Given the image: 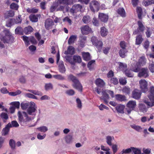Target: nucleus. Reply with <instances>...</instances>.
Instances as JSON below:
<instances>
[{
  "mask_svg": "<svg viewBox=\"0 0 154 154\" xmlns=\"http://www.w3.org/2000/svg\"><path fill=\"white\" fill-rule=\"evenodd\" d=\"M82 56L83 60L86 61H89L91 59L90 54L88 52H83L82 53Z\"/></svg>",
  "mask_w": 154,
  "mask_h": 154,
  "instance_id": "obj_28",
  "label": "nucleus"
},
{
  "mask_svg": "<svg viewBox=\"0 0 154 154\" xmlns=\"http://www.w3.org/2000/svg\"><path fill=\"white\" fill-rule=\"evenodd\" d=\"M125 106L119 104L116 106V109L117 112L119 113H123Z\"/></svg>",
  "mask_w": 154,
  "mask_h": 154,
  "instance_id": "obj_24",
  "label": "nucleus"
},
{
  "mask_svg": "<svg viewBox=\"0 0 154 154\" xmlns=\"http://www.w3.org/2000/svg\"><path fill=\"white\" fill-rule=\"evenodd\" d=\"M1 117L2 118L7 120L8 117L7 114L5 112H2L1 114Z\"/></svg>",
  "mask_w": 154,
  "mask_h": 154,
  "instance_id": "obj_64",
  "label": "nucleus"
},
{
  "mask_svg": "<svg viewBox=\"0 0 154 154\" xmlns=\"http://www.w3.org/2000/svg\"><path fill=\"white\" fill-rule=\"evenodd\" d=\"M95 83L97 85L100 87H103L105 85V83L100 78L96 79Z\"/></svg>",
  "mask_w": 154,
  "mask_h": 154,
  "instance_id": "obj_20",
  "label": "nucleus"
},
{
  "mask_svg": "<svg viewBox=\"0 0 154 154\" xmlns=\"http://www.w3.org/2000/svg\"><path fill=\"white\" fill-rule=\"evenodd\" d=\"M128 52L126 49H121L119 52V54L120 56L122 58H124L125 57V54Z\"/></svg>",
  "mask_w": 154,
  "mask_h": 154,
  "instance_id": "obj_34",
  "label": "nucleus"
},
{
  "mask_svg": "<svg viewBox=\"0 0 154 154\" xmlns=\"http://www.w3.org/2000/svg\"><path fill=\"white\" fill-rule=\"evenodd\" d=\"M68 79L72 82V86L74 88L81 92H82L83 89L82 85L75 76L70 74L68 75Z\"/></svg>",
  "mask_w": 154,
  "mask_h": 154,
  "instance_id": "obj_2",
  "label": "nucleus"
},
{
  "mask_svg": "<svg viewBox=\"0 0 154 154\" xmlns=\"http://www.w3.org/2000/svg\"><path fill=\"white\" fill-rule=\"evenodd\" d=\"M119 82L120 85H125L127 83L126 80L125 78H121L119 79Z\"/></svg>",
  "mask_w": 154,
  "mask_h": 154,
  "instance_id": "obj_57",
  "label": "nucleus"
},
{
  "mask_svg": "<svg viewBox=\"0 0 154 154\" xmlns=\"http://www.w3.org/2000/svg\"><path fill=\"white\" fill-rule=\"evenodd\" d=\"M106 142L108 145L109 146H111L112 145V137L110 136H108L106 137Z\"/></svg>",
  "mask_w": 154,
  "mask_h": 154,
  "instance_id": "obj_56",
  "label": "nucleus"
},
{
  "mask_svg": "<svg viewBox=\"0 0 154 154\" xmlns=\"http://www.w3.org/2000/svg\"><path fill=\"white\" fill-rule=\"evenodd\" d=\"M15 34L20 35H23L24 30L20 26H17L15 30Z\"/></svg>",
  "mask_w": 154,
  "mask_h": 154,
  "instance_id": "obj_27",
  "label": "nucleus"
},
{
  "mask_svg": "<svg viewBox=\"0 0 154 154\" xmlns=\"http://www.w3.org/2000/svg\"><path fill=\"white\" fill-rule=\"evenodd\" d=\"M45 89L47 91L50 89H52L53 88L52 84L51 83L46 84L45 86Z\"/></svg>",
  "mask_w": 154,
  "mask_h": 154,
  "instance_id": "obj_47",
  "label": "nucleus"
},
{
  "mask_svg": "<svg viewBox=\"0 0 154 154\" xmlns=\"http://www.w3.org/2000/svg\"><path fill=\"white\" fill-rule=\"evenodd\" d=\"M111 82L114 85H117L118 84L119 82L118 79L115 77H112L111 79Z\"/></svg>",
  "mask_w": 154,
  "mask_h": 154,
  "instance_id": "obj_54",
  "label": "nucleus"
},
{
  "mask_svg": "<svg viewBox=\"0 0 154 154\" xmlns=\"http://www.w3.org/2000/svg\"><path fill=\"white\" fill-rule=\"evenodd\" d=\"M29 40L30 42L33 44H36L37 43V42L36 39L33 36L30 37L29 38Z\"/></svg>",
  "mask_w": 154,
  "mask_h": 154,
  "instance_id": "obj_63",
  "label": "nucleus"
},
{
  "mask_svg": "<svg viewBox=\"0 0 154 154\" xmlns=\"http://www.w3.org/2000/svg\"><path fill=\"white\" fill-rule=\"evenodd\" d=\"M149 92L150 94L149 95L148 97L150 100H152L154 101V87L153 86H151Z\"/></svg>",
  "mask_w": 154,
  "mask_h": 154,
  "instance_id": "obj_29",
  "label": "nucleus"
},
{
  "mask_svg": "<svg viewBox=\"0 0 154 154\" xmlns=\"http://www.w3.org/2000/svg\"><path fill=\"white\" fill-rule=\"evenodd\" d=\"M125 71L126 75L128 77H133V75L131 74L130 70H126Z\"/></svg>",
  "mask_w": 154,
  "mask_h": 154,
  "instance_id": "obj_55",
  "label": "nucleus"
},
{
  "mask_svg": "<svg viewBox=\"0 0 154 154\" xmlns=\"http://www.w3.org/2000/svg\"><path fill=\"white\" fill-rule=\"evenodd\" d=\"M10 8L12 9L17 10L18 8V6L17 4L12 3L10 5Z\"/></svg>",
  "mask_w": 154,
  "mask_h": 154,
  "instance_id": "obj_50",
  "label": "nucleus"
},
{
  "mask_svg": "<svg viewBox=\"0 0 154 154\" xmlns=\"http://www.w3.org/2000/svg\"><path fill=\"white\" fill-rule=\"evenodd\" d=\"M91 41L93 45L96 46L98 50H100V51L103 45L102 41L98 40L97 38L94 36H93L91 38Z\"/></svg>",
  "mask_w": 154,
  "mask_h": 154,
  "instance_id": "obj_6",
  "label": "nucleus"
},
{
  "mask_svg": "<svg viewBox=\"0 0 154 154\" xmlns=\"http://www.w3.org/2000/svg\"><path fill=\"white\" fill-rule=\"evenodd\" d=\"M102 97H100L101 100H103L104 102L107 103L108 102L107 100L109 99V97L106 92L103 91L102 92Z\"/></svg>",
  "mask_w": 154,
  "mask_h": 154,
  "instance_id": "obj_17",
  "label": "nucleus"
},
{
  "mask_svg": "<svg viewBox=\"0 0 154 154\" xmlns=\"http://www.w3.org/2000/svg\"><path fill=\"white\" fill-rule=\"evenodd\" d=\"M82 8V6L81 5L79 4H75L72 6L70 10V11L73 14L76 13L79 11H81Z\"/></svg>",
  "mask_w": 154,
  "mask_h": 154,
  "instance_id": "obj_15",
  "label": "nucleus"
},
{
  "mask_svg": "<svg viewBox=\"0 0 154 154\" xmlns=\"http://www.w3.org/2000/svg\"><path fill=\"white\" fill-rule=\"evenodd\" d=\"M95 62V60H92L89 61L87 64V67L89 69L91 70L93 68L91 66V65L93 63H94Z\"/></svg>",
  "mask_w": 154,
  "mask_h": 154,
  "instance_id": "obj_49",
  "label": "nucleus"
},
{
  "mask_svg": "<svg viewBox=\"0 0 154 154\" xmlns=\"http://www.w3.org/2000/svg\"><path fill=\"white\" fill-rule=\"evenodd\" d=\"M117 13L118 14L122 17H126V14L124 8H119L117 11Z\"/></svg>",
  "mask_w": 154,
  "mask_h": 154,
  "instance_id": "obj_33",
  "label": "nucleus"
},
{
  "mask_svg": "<svg viewBox=\"0 0 154 154\" xmlns=\"http://www.w3.org/2000/svg\"><path fill=\"white\" fill-rule=\"evenodd\" d=\"M145 6H148L152 4H154V0H147L144 2Z\"/></svg>",
  "mask_w": 154,
  "mask_h": 154,
  "instance_id": "obj_52",
  "label": "nucleus"
},
{
  "mask_svg": "<svg viewBox=\"0 0 154 154\" xmlns=\"http://www.w3.org/2000/svg\"><path fill=\"white\" fill-rule=\"evenodd\" d=\"M75 53V48L71 46H69L67 48V50L65 51V54H66L72 55Z\"/></svg>",
  "mask_w": 154,
  "mask_h": 154,
  "instance_id": "obj_18",
  "label": "nucleus"
},
{
  "mask_svg": "<svg viewBox=\"0 0 154 154\" xmlns=\"http://www.w3.org/2000/svg\"><path fill=\"white\" fill-rule=\"evenodd\" d=\"M24 42L26 46H28L30 45L29 38L28 37L24 35L21 37Z\"/></svg>",
  "mask_w": 154,
  "mask_h": 154,
  "instance_id": "obj_35",
  "label": "nucleus"
},
{
  "mask_svg": "<svg viewBox=\"0 0 154 154\" xmlns=\"http://www.w3.org/2000/svg\"><path fill=\"white\" fill-rule=\"evenodd\" d=\"M141 95V91L137 89H134L132 93V97L136 100H138L140 98Z\"/></svg>",
  "mask_w": 154,
  "mask_h": 154,
  "instance_id": "obj_14",
  "label": "nucleus"
},
{
  "mask_svg": "<svg viewBox=\"0 0 154 154\" xmlns=\"http://www.w3.org/2000/svg\"><path fill=\"white\" fill-rule=\"evenodd\" d=\"M21 93V91L19 90H17L15 92H11L9 93V94L11 96H15L20 94Z\"/></svg>",
  "mask_w": 154,
  "mask_h": 154,
  "instance_id": "obj_39",
  "label": "nucleus"
},
{
  "mask_svg": "<svg viewBox=\"0 0 154 154\" xmlns=\"http://www.w3.org/2000/svg\"><path fill=\"white\" fill-rule=\"evenodd\" d=\"M139 65L137 63L136 65L134 67L132 68V71L135 72H139L140 69V66H139Z\"/></svg>",
  "mask_w": 154,
  "mask_h": 154,
  "instance_id": "obj_45",
  "label": "nucleus"
},
{
  "mask_svg": "<svg viewBox=\"0 0 154 154\" xmlns=\"http://www.w3.org/2000/svg\"><path fill=\"white\" fill-rule=\"evenodd\" d=\"M54 77L56 79L61 80H64L65 79L64 77L60 75H54Z\"/></svg>",
  "mask_w": 154,
  "mask_h": 154,
  "instance_id": "obj_58",
  "label": "nucleus"
},
{
  "mask_svg": "<svg viewBox=\"0 0 154 154\" xmlns=\"http://www.w3.org/2000/svg\"><path fill=\"white\" fill-rule=\"evenodd\" d=\"M100 33L102 36H105L108 33V30L105 27H102L100 28Z\"/></svg>",
  "mask_w": 154,
  "mask_h": 154,
  "instance_id": "obj_30",
  "label": "nucleus"
},
{
  "mask_svg": "<svg viewBox=\"0 0 154 154\" xmlns=\"http://www.w3.org/2000/svg\"><path fill=\"white\" fill-rule=\"evenodd\" d=\"M140 88L141 91L144 93L148 91L147 83L145 79H141L139 81Z\"/></svg>",
  "mask_w": 154,
  "mask_h": 154,
  "instance_id": "obj_10",
  "label": "nucleus"
},
{
  "mask_svg": "<svg viewBox=\"0 0 154 154\" xmlns=\"http://www.w3.org/2000/svg\"><path fill=\"white\" fill-rule=\"evenodd\" d=\"M5 35L1 34L0 39L4 43H13L14 41V37L9 30L5 29L3 31Z\"/></svg>",
  "mask_w": 154,
  "mask_h": 154,
  "instance_id": "obj_1",
  "label": "nucleus"
},
{
  "mask_svg": "<svg viewBox=\"0 0 154 154\" xmlns=\"http://www.w3.org/2000/svg\"><path fill=\"white\" fill-rule=\"evenodd\" d=\"M120 46L121 49H126V43L124 41L121 42L120 43Z\"/></svg>",
  "mask_w": 154,
  "mask_h": 154,
  "instance_id": "obj_61",
  "label": "nucleus"
},
{
  "mask_svg": "<svg viewBox=\"0 0 154 154\" xmlns=\"http://www.w3.org/2000/svg\"><path fill=\"white\" fill-rule=\"evenodd\" d=\"M98 18L100 21L104 23L106 22L108 20V16L103 13H99L98 15Z\"/></svg>",
  "mask_w": 154,
  "mask_h": 154,
  "instance_id": "obj_16",
  "label": "nucleus"
},
{
  "mask_svg": "<svg viewBox=\"0 0 154 154\" xmlns=\"http://www.w3.org/2000/svg\"><path fill=\"white\" fill-rule=\"evenodd\" d=\"M100 3L95 0L91 1L89 4V7L91 11L94 13L97 12L100 10Z\"/></svg>",
  "mask_w": 154,
  "mask_h": 154,
  "instance_id": "obj_4",
  "label": "nucleus"
},
{
  "mask_svg": "<svg viewBox=\"0 0 154 154\" xmlns=\"http://www.w3.org/2000/svg\"><path fill=\"white\" fill-rule=\"evenodd\" d=\"M83 22L85 23H88L91 20V18L90 16L88 15L84 16L82 19Z\"/></svg>",
  "mask_w": 154,
  "mask_h": 154,
  "instance_id": "obj_38",
  "label": "nucleus"
},
{
  "mask_svg": "<svg viewBox=\"0 0 154 154\" xmlns=\"http://www.w3.org/2000/svg\"><path fill=\"white\" fill-rule=\"evenodd\" d=\"M122 91L124 92L129 94L130 91V89L128 87L125 86L123 88Z\"/></svg>",
  "mask_w": 154,
  "mask_h": 154,
  "instance_id": "obj_59",
  "label": "nucleus"
},
{
  "mask_svg": "<svg viewBox=\"0 0 154 154\" xmlns=\"http://www.w3.org/2000/svg\"><path fill=\"white\" fill-rule=\"evenodd\" d=\"M143 40V38L142 37V35L139 34L136 37L135 44L136 45H140Z\"/></svg>",
  "mask_w": 154,
  "mask_h": 154,
  "instance_id": "obj_26",
  "label": "nucleus"
},
{
  "mask_svg": "<svg viewBox=\"0 0 154 154\" xmlns=\"http://www.w3.org/2000/svg\"><path fill=\"white\" fill-rule=\"evenodd\" d=\"M14 21V19H9L6 22V26L8 27H11L15 24Z\"/></svg>",
  "mask_w": 154,
  "mask_h": 154,
  "instance_id": "obj_32",
  "label": "nucleus"
},
{
  "mask_svg": "<svg viewBox=\"0 0 154 154\" xmlns=\"http://www.w3.org/2000/svg\"><path fill=\"white\" fill-rule=\"evenodd\" d=\"M145 103L148 106H149L147 107H146V106L143 103L140 104L139 106V110L143 113L146 112L147 111V109L150 106H152L154 105V102H152V103L149 102H146Z\"/></svg>",
  "mask_w": 154,
  "mask_h": 154,
  "instance_id": "obj_8",
  "label": "nucleus"
},
{
  "mask_svg": "<svg viewBox=\"0 0 154 154\" xmlns=\"http://www.w3.org/2000/svg\"><path fill=\"white\" fill-rule=\"evenodd\" d=\"M40 14H32L29 16V18L30 20L33 22H36L38 21V18L39 17H40Z\"/></svg>",
  "mask_w": 154,
  "mask_h": 154,
  "instance_id": "obj_25",
  "label": "nucleus"
},
{
  "mask_svg": "<svg viewBox=\"0 0 154 154\" xmlns=\"http://www.w3.org/2000/svg\"><path fill=\"white\" fill-rule=\"evenodd\" d=\"M136 105L135 101L130 100L126 104V109L128 114H130L131 111L134 110Z\"/></svg>",
  "mask_w": 154,
  "mask_h": 154,
  "instance_id": "obj_7",
  "label": "nucleus"
},
{
  "mask_svg": "<svg viewBox=\"0 0 154 154\" xmlns=\"http://www.w3.org/2000/svg\"><path fill=\"white\" fill-rule=\"evenodd\" d=\"M21 107L23 109H26L29 107V103H27L22 102L21 104Z\"/></svg>",
  "mask_w": 154,
  "mask_h": 154,
  "instance_id": "obj_44",
  "label": "nucleus"
},
{
  "mask_svg": "<svg viewBox=\"0 0 154 154\" xmlns=\"http://www.w3.org/2000/svg\"><path fill=\"white\" fill-rule=\"evenodd\" d=\"M73 61L70 62L72 64H74L75 63H80L82 61V59L79 56L74 55L73 57Z\"/></svg>",
  "mask_w": 154,
  "mask_h": 154,
  "instance_id": "obj_23",
  "label": "nucleus"
},
{
  "mask_svg": "<svg viewBox=\"0 0 154 154\" xmlns=\"http://www.w3.org/2000/svg\"><path fill=\"white\" fill-rule=\"evenodd\" d=\"M36 108L35 103L33 102H31L30 106L27 109V112L29 115H35V112L37 110Z\"/></svg>",
  "mask_w": 154,
  "mask_h": 154,
  "instance_id": "obj_9",
  "label": "nucleus"
},
{
  "mask_svg": "<svg viewBox=\"0 0 154 154\" xmlns=\"http://www.w3.org/2000/svg\"><path fill=\"white\" fill-rule=\"evenodd\" d=\"M137 28L134 32L133 34L137 35L143 33L145 29V27L143 24L142 21L138 20L137 22Z\"/></svg>",
  "mask_w": 154,
  "mask_h": 154,
  "instance_id": "obj_5",
  "label": "nucleus"
},
{
  "mask_svg": "<svg viewBox=\"0 0 154 154\" xmlns=\"http://www.w3.org/2000/svg\"><path fill=\"white\" fill-rule=\"evenodd\" d=\"M18 121L19 123L22 126L26 124L27 122L31 120L30 117H29L26 112H24L18 111L17 113Z\"/></svg>",
  "mask_w": 154,
  "mask_h": 154,
  "instance_id": "obj_3",
  "label": "nucleus"
},
{
  "mask_svg": "<svg viewBox=\"0 0 154 154\" xmlns=\"http://www.w3.org/2000/svg\"><path fill=\"white\" fill-rule=\"evenodd\" d=\"M27 11L29 13H35L38 12V9L34 8L32 9L28 8L27 9Z\"/></svg>",
  "mask_w": 154,
  "mask_h": 154,
  "instance_id": "obj_46",
  "label": "nucleus"
},
{
  "mask_svg": "<svg viewBox=\"0 0 154 154\" xmlns=\"http://www.w3.org/2000/svg\"><path fill=\"white\" fill-rule=\"evenodd\" d=\"M132 150L134 154H141V150L134 147H131Z\"/></svg>",
  "mask_w": 154,
  "mask_h": 154,
  "instance_id": "obj_53",
  "label": "nucleus"
},
{
  "mask_svg": "<svg viewBox=\"0 0 154 154\" xmlns=\"http://www.w3.org/2000/svg\"><path fill=\"white\" fill-rule=\"evenodd\" d=\"M77 38L76 35H71L68 41V43L69 45H71L73 43Z\"/></svg>",
  "mask_w": 154,
  "mask_h": 154,
  "instance_id": "obj_37",
  "label": "nucleus"
},
{
  "mask_svg": "<svg viewBox=\"0 0 154 154\" xmlns=\"http://www.w3.org/2000/svg\"><path fill=\"white\" fill-rule=\"evenodd\" d=\"M69 1V0H58L57 2V4L59 5L63 4V5H68Z\"/></svg>",
  "mask_w": 154,
  "mask_h": 154,
  "instance_id": "obj_42",
  "label": "nucleus"
},
{
  "mask_svg": "<svg viewBox=\"0 0 154 154\" xmlns=\"http://www.w3.org/2000/svg\"><path fill=\"white\" fill-rule=\"evenodd\" d=\"M37 129L41 132H44L48 130L47 128L45 126L38 128Z\"/></svg>",
  "mask_w": 154,
  "mask_h": 154,
  "instance_id": "obj_51",
  "label": "nucleus"
},
{
  "mask_svg": "<svg viewBox=\"0 0 154 154\" xmlns=\"http://www.w3.org/2000/svg\"><path fill=\"white\" fill-rule=\"evenodd\" d=\"M137 12L138 15V17L139 19H142V8L139 7L137 8Z\"/></svg>",
  "mask_w": 154,
  "mask_h": 154,
  "instance_id": "obj_36",
  "label": "nucleus"
},
{
  "mask_svg": "<svg viewBox=\"0 0 154 154\" xmlns=\"http://www.w3.org/2000/svg\"><path fill=\"white\" fill-rule=\"evenodd\" d=\"M127 65L126 64H124L123 63L120 62L119 64V68L122 71H125L126 70Z\"/></svg>",
  "mask_w": 154,
  "mask_h": 154,
  "instance_id": "obj_43",
  "label": "nucleus"
},
{
  "mask_svg": "<svg viewBox=\"0 0 154 154\" xmlns=\"http://www.w3.org/2000/svg\"><path fill=\"white\" fill-rule=\"evenodd\" d=\"M99 108L101 110H103L104 109L107 110L109 109V108L108 107L106 106L103 104H101L99 106Z\"/></svg>",
  "mask_w": 154,
  "mask_h": 154,
  "instance_id": "obj_62",
  "label": "nucleus"
},
{
  "mask_svg": "<svg viewBox=\"0 0 154 154\" xmlns=\"http://www.w3.org/2000/svg\"><path fill=\"white\" fill-rule=\"evenodd\" d=\"M92 22L93 25L94 26H98L99 25V20L95 17L93 18Z\"/></svg>",
  "mask_w": 154,
  "mask_h": 154,
  "instance_id": "obj_48",
  "label": "nucleus"
},
{
  "mask_svg": "<svg viewBox=\"0 0 154 154\" xmlns=\"http://www.w3.org/2000/svg\"><path fill=\"white\" fill-rule=\"evenodd\" d=\"M76 103H77V106L79 108H81L82 107V102L80 100L77 98L76 100Z\"/></svg>",
  "mask_w": 154,
  "mask_h": 154,
  "instance_id": "obj_60",
  "label": "nucleus"
},
{
  "mask_svg": "<svg viewBox=\"0 0 154 154\" xmlns=\"http://www.w3.org/2000/svg\"><path fill=\"white\" fill-rule=\"evenodd\" d=\"M149 76L148 70L147 68H142L138 74V76L140 78L143 77L146 78Z\"/></svg>",
  "mask_w": 154,
  "mask_h": 154,
  "instance_id": "obj_11",
  "label": "nucleus"
},
{
  "mask_svg": "<svg viewBox=\"0 0 154 154\" xmlns=\"http://www.w3.org/2000/svg\"><path fill=\"white\" fill-rule=\"evenodd\" d=\"M54 24L53 21L50 18H47L45 20V27L47 30H49L51 29Z\"/></svg>",
  "mask_w": 154,
  "mask_h": 154,
  "instance_id": "obj_12",
  "label": "nucleus"
},
{
  "mask_svg": "<svg viewBox=\"0 0 154 154\" xmlns=\"http://www.w3.org/2000/svg\"><path fill=\"white\" fill-rule=\"evenodd\" d=\"M15 24H17L21 23L22 22V19L21 15H19L16 19H14Z\"/></svg>",
  "mask_w": 154,
  "mask_h": 154,
  "instance_id": "obj_41",
  "label": "nucleus"
},
{
  "mask_svg": "<svg viewBox=\"0 0 154 154\" xmlns=\"http://www.w3.org/2000/svg\"><path fill=\"white\" fill-rule=\"evenodd\" d=\"M116 100L118 101L122 102L126 100V97L124 95L120 94H117L115 95Z\"/></svg>",
  "mask_w": 154,
  "mask_h": 154,
  "instance_id": "obj_22",
  "label": "nucleus"
},
{
  "mask_svg": "<svg viewBox=\"0 0 154 154\" xmlns=\"http://www.w3.org/2000/svg\"><path fill=\"white\" fill-rule=\"evenodd\" d=\"M146 59L144 56H142L140 57L138 62L137 63L140 66H143L145 65L146 62Z\"/></svg>",
  "mask_w": 154,
  "mask_h": 154,
  "instance_id": "obj_19",
  "label": "nucleus"
},
{
  "mask_svg": "<svg viewBox=\"0 0 154 154\" xmlns=\"http://www.w3.org/2000/svg\"><path fill=\"white\" fill-rule=\"evenodd\" d=\"M80 29L82 33L84 35H88L92 32L91 28L87 25L81 27Z\"/></svg>",
  "mask_w": 154,
  "mask_h": 154,
  "instance_id": "obj_13",
  "label": "nucleus"
},
{
  "mask_svg": "<svg viewBox=\"0 0 154 154\" xmlns=\"http://www.w3.org/2000/svg\"><path fill=\"white\" fill-rule=\"evenodd\" d=\"M9 144L12 149H15V142L14 140L12 139L10 140L9 142Z\"/></svg>",
  "mask_w": 154,
  "mask_h": 154,
  "instance_id": "obj_40",
  "label": "nucleus"
},
{
  "mask_svg": "<svg viewBox=\"0 0 154 154\" xmlns=\"http://www.w3.org/2000/svg\"><path fill=\"white\" fill-rule=\"evenodd\" d=\"M59 72L62 73H64L66 72V69L63 63H60L59 65Z\"/></svg>",
  "mask_w": 154,
  "mask_h": 154,
  "instance_id": "obj_31",
  "label": "nucleus"
},
{
  "mask_svg": "<svg viewBox=\"0 0 154 154\" xmlns=\"http://www.w3.org/2000/svg\"><path fill=\"white\" fill-rule=\"evenodd\" d=\"M33 30L34 29L32 27L30 26H28L24 28L23 29L24 33L26 35H28L32 32Z\"/></svg>",
  "mask_w": 154,
  "mask_h": 154,
  "instance_id": "obj_21",
  "label": "nucleus"
}]
</instances>
